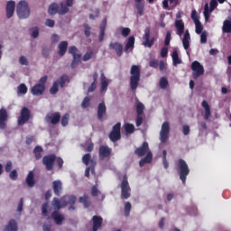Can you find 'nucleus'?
<instances>
[{"label": "nucleus", "mask_w": 231, "mask_h": 231, "mask_svg": "<svg viewBox=\"0 0 231 231\" xmlns=\"http://www.w3.org/2000/svg\"><path fill=\"white\" fill-rule=\"evenodd\" d=\"M52 206H53L54 209L60 210L62 206H61V202H60V199L53 198V199H52Z\"/></svg>", "instance_id": "obj_43"}, {"label": "nucleus", "mask_w": 231, "mask_h": 231, "mask_svg": "<svg viewBox=\"0 0 231 231\" xmlns=\"http://www.w3.org/2000/svg\"><path fill=\"white\" fill-rule=\"evenodd\" d=\"M69 12V9L68 5H66V4H64V2H60V7H59V14L65 15Z\"/></svg>", "instance_id": "obj_40"}, {"label": "nucleus", "mask_w": 231, "mask_h": 231, "mask_svg": "<svg viewBox=\"0 0 231 231\" xmlns=\"http://www.w3.org/2000/svg\"><path fill=\"white\" fill-rule=\"evenodd\" d=\"M9 116L5 108H0V129L5 130L6 128V122L8 121Z\"/></svg>", "instance_id": "obj_18"}, {"label": "nucleus", "mask_w": 231, "mask_h": 231, "mask_svg": "<svg viewBox=\"0 0 231 231\" xmlns=\"http://www.w3.org/2000/svg\"><path fill=\"white\" fill-rule=\"evenodd\" d=\"M100 79H101V88H100V92L103 93L105 91L107 90L108 86H109V80L106 77L105 73L102 72L100 75Z\"/></svg>", "instance_id": "obj_27"}, {"label": "nucleus", "mask_w": 231, "mask_h": 231, "mask_svg": "<svg viewBox=\"0 0 231 231\" xmlns=\"http://www.w3.org/2000/svg\"><path fill=\"white\" fill-rule=\"evenodd\" d=\"M43 152V148L40 145H36L33 149L34 157L37 161L42 158V152Z\"/></svg>", "instance_id": "obj_35"}, {"label": "nucleus", "mask_w": 231, "mask_h": 231, "mask_svg": "<svg viewBox=\"0 0 231 231\" xmlns=\"http://www.w3.org/2000/svg\"><path fill=\"white\" fill-rule=\"evenodd\" d=\"M131 198V187L129 185L127 175L123 176L121 181V199L126 200Z\"/></svg>", "instance_id": "obj_6"}, {"label": "nucleus", "mask_w": 231, "mask_h": 231, "mask_svg": "<svg viewBox=\"0 0 231 231\" xmlns=\"http://www.w3.org/2000/svg\"><path fill=\"white\" fill-rule=\"evenodd\" d=\"M31 119V110L27 106L22 107L20 111V116L17 119V124L19 126L24 125Z\"/></svg>", "instance_id": "obj_10"}, {"label": "nucleus", "mask_w": 231, "mask_h": 231, "mask_svg": "<svg viewBox=\"0 0 231 231\" xmlns=\"http://www.w3.org/2000/svg\"><path fill=\"white\" fill-rule=\"evenodd\" d=\"M103 221L104 219L101 216L94 215L92 217V231H98L102 227Z\"/></svg>", "instance_id": "obj_19"}, {"label": "nucleus", "mask_w": 231, "mask_h": 231, "mask_svg": "<svg viewBox=\"0 0 231 231\" xmlns=\"http://www.w3.org/2000/svg\"><path fill=\"white\" fill-rule=\"evenodd\" d=\"M208 42V32L206 31H203L200 34V43L206 44Z\"/></svg>", "instance_id": "obj_54"}, {"label": "nucleus", "mask_w": 231, "mask_h": 231, "mask_svg": "<svg viewBox=\"0 0 231 231\" xmlns=\"http://www.w3.org/2000/svg\"><path fill=\"white\" fill-rule=\"evenodd\" d=\"M16 13L20 19H27L31 14L28 2H25V0L18 2L16 5Z\"/></svg>", "instance_id": "obj_4"}, {"label": "nucleus", "mask_w": 231, "mask_h": 231, "mask_svg": "<svg viewBox=\"0 0 231 231\" xmlns=\"http://www.w3.org/2000/svg\"><path fill=\"white\" fill-rule=\"evenodd\" d=\"M208 129V125L206 122H200V127L199 128V135L203 134V130Z\"/></svg>", "instance_id": "obj_61"}, {"label": "nucleus", "mask_w": 231, "mask_h": 231, "mask_svg": "<svg viewBox=\"0 0 231 231\" xmlns=\"http://www.w3.org/2000/svg\"><path fill=\"white\" fill-rule=\"evenodd\" d=\"M190 69L192 70V79H198L200 76L205 73L204 66L198 60L191 62Z\"/></svg>", "instance_id": "obj_8"}, {"label": "nucleus", "mask_w": 231, "mask_h": 231, "mask_svg": "<svg viewBox=\"0 0 231 231\" xmlns=\"http://www.w3.org/2000/svg\"><path fill=\"white\" fill-rule=\"evenodd\" d=\"M222 31L223 32H226V33L231 32V20H225L223 22Z\"/></svg>", "instance_id": "obj_39"}, {"label": "nucleus", "mask_w": 231, "mask_h": 231, "mask_svg": "<svg viewBox=\"0 0 231 231\" xmlns=\"http://www.w3.org/2000/svg\"><path fill=\"white\" fill-rule=\"evenodd\" d=\"M177 171L182 184H186L187 177L189 175L190 170L184 159H179L177 161Z\"/></svg>", "instance_id": "obj_3"}, {"label": "nucleus", "mask_w": 231, "mask_h": 231, "mask_svg": "<svg viewBox=\"0 0 231 231\" xmlns=\"http://www.w3.org/2000/svg\"><path fill=\"white\" fill-rule=\"evenodd\" d=\"M135 8L137 10V14L143 16L144 13V4L143 2H135Z\"/></svg>", "instance_id": "obj_36"}, {"label": "nucleus", "mask_w": 231, "mask_h": 231, "mask_svg": "<svg viewBox=\"0 0 231 231\" xmlns=\"http://www.w3.org/2000/svg\"><path fill=\"white\" fill-rule=\"evenodd\" d=\"M121 126L122 124L117 122L116 125H113L112 131L109 133V139L112 143H116L122 138L121 134Z\"/></svg>", "instance_id": "obj_9"}, {"label": "nucleus", "mask_w": 231, "mask_h": 231, "mask_svg": "<svg viewBox=\"0 0 231 231\" xmlns=\"http://www.w3.org/2000/svg\"><path fill=\"white\" fill-rule=\"evenodd\" d=\"M15 2L14 0H9L6 4V18L10 19L14 16V14L15 12Z\"/></svg>", "instance_id": "obj_22"}, {"label": "nucleus", "mask_w": 231, "mask_h": 231, "mask_svg": "<svg viewBox=\"0 0 231 231\" xmlns=\"http://www.w3.org/2000/svg\"><path fill=\"white\" fill-rule=\"evenodd\" d=\"M59 92V84L58 82L54 81L52 86L50 88L51 95H56Z\"/></svg>", "instance_id": "obj_47"}, {"label": "nucleus", "mask_w": 231, "mask_h": 231, "mask_svg": "<svg viewBox=\"0 0 231 231\" xmlns=\"http://www.w3.org/2000/svg\"><path fill=\"white\" fill-rule=\"evenodd\" d=\"M70 115L69 113H65L60 119V125L62 127H66L69 125Z\"/></svg>", "instance_id": "obj_38"}, {"label": "nucleus", "mask_w": 231, "mask_h": 231, "mask_svg": "<svg viewBox=\"0 0 231 231\" xmlns=\"http://www.w3.org/2000/svg\"><path fill=\"white\" fill-rule=\"evenodd\" d=\"M94 57V51H88L82 57L83 61H88Z\"/></svg>", "instance_id": "obj_46"}, {"label": "nucleus", "mask_w": 231, "mask_h": 231, "mask_svg": "<svg viewBox=\"0 0 231 231\" xmlns=\"http://www.w3.org/2000/svg\"><path fill=\"white\" fill-rule=\"evenodd\" d=\"M18 92L20 94L25 95L28 92V88L24 83H21L18 87Z\"/></svg>", "instance_id": "obj_49"}, {"label": "nucleus", "mask_w": 231, "mask_h": 231, "mask_svg": "<svg viewBox=\"0 0 231 231\" xmlns=\"http://www.w3.org/2000/svg\"><path fill=\"white\" fill-rule=\"evenodd\" d=\"M125 132V134H132L134 133L135 127L134 125L131 123H125L124 125Z\"/></svg>", "instance_id": "obj_37"}, {"label": "nucleus", "mask_w": 231, "mask_h": 231, "mask_svg": "<svg viewBox=\"0 0 231 231\" xmlns=\"http://www.w3.org/2000/svg\"><path fill=\"white\" fill-rule=\"evenodd\" d=\"M68 48H69V42L68 41H61L59 44H58V54L60 57L65 56L66 52L68 51Z\"/></svg>", "instance_id": "obj_26"}, {"label": "nucleus", "mask_w": 231, "mask_h": 231, "mask_svg": "<svg viewBox=\"0 0 231 231\" xmlns=\"http://www.w3.org/2000/svg\"><path fill=\"white\" fill-rule=\"evenodd\" d=\"M149 66L153 69H158L159 60L157 59H152L149 61Z\"/></svg>", "instance_id": "obj_57"}, {"label": "nucleus", "mask_w": 231, "mask_h": 231, "mask_svg": "<svg viewBox=\"0 0 231 231\" xmlns=\"http://www.w3.org/2000/svg\"><path fill=\"white\" fill-rule=\"evenodd\" d=\"M48 12L51 15H55L60 12V5L59 4H51L48 8Z\"/></svg>", "instance_id": "obj_34"}, {"label": "nucleus", "mask_w": 231, "mask_h": 231, "mask_svg": "<svg viewBox=\"0 0 231 231\" xmlns=\"http://www.w3.org/2000/svg\"><path fill=\"white\" fill-rule=\"evenodd\" d=\"M159 86L162 89H166L169 86V80L166 77H162L159 80Z\"/></svg>", "instance_id": "obj_41"}, {"label": "nucleus", "mask_w": 231, "mask_h": 231, "mask_svg": "<svg viewBox=\"0 0 231 231\" xmlns=\"http://www.w3.org/2000/svg\"><path fill=\"white\" fill-rule=\"evenodd\" d=\"M170 130V123L167 121L163 122L160 131V140L162 143H166L169 139Z\"/></svg>", "instance_id": "obj_14"}, {"label": "nucleus", "mask_w": 231, "mask_h": 231, "mask_svg": "<svg viewBox=\"0 0 231 231\" xmlns=\"http://www.w3.org/2000/svg\"><path fill=\"white\" fill-rule=\"evenodd\" d=\"M132 209V204L131 202L127 201L125 204V217H129L130 216V212Z\"/></svg>", "instance_id": "obj_50"}, {"label": "nucleus", "mask_w": 231, "mask_h": 231, "mask_svg": "<svg viewBox=\"0 0 231 231\" xmlns=\"http://www.w3.org/2000/svg\"><path fill=\"white\" fill-rule=\"evenodd\" d=\"M68 52H69V54L72 55V57H73V60L70 63V67H71V69H76L79 66V64L80 63L82 54L78 53L79 49L75 45L69 46Z\"/></svg>", "instance_id": "obj_7"}, {"label": "nucleus", "mask_w": 231, "mask_h": 231, "mask_svg": "<svg viewBox=\"0 0 231 231\" xmlns=\"http://www.w3.org/2000/svg\"><path fill=\"white\" fill-rule=\"evenodd\" d=\"M51 217L58 226H61L65 220L64 215L60 214L58 210L51 213Z\"/></svg>", "instance_id": "obj_24"}, {"label": "nucleus", "mask_w": 231, "mask_h": 231, "mask_svg": "<svg viewBox=\"0 0 231 231\" xmlns=\"http://www.w3.org/2000/svg\"><path fill=\"white\" fill-rule=\"evenodd\" d=\"M61 202L64 207L69 205V210H75L74 205L77 202V197L75 195H64L61 198Z\"/></svg>", "instance_id": "obj_15"}, {"label": "nucleus", "mask_w": 231, "mask_h": 231, "mask_svg": "<svg viewBox=\"0 0 231 231\" xmlns=\"http://www.w3.org/2000/svg\"><path fill=\"white\" fill-rule=\"evenodd\" d=\"M91 97H85L81 103V107L83 109H86L90 106Z\"/></svg>", "instance_id": "obj_44"}, {"label": "nucleus", "mask_w": 231, "mask_h": 231, "mask_svg": "<svg viewBox=\"0 0 231 231\" xmlns=\"http://www.w3.org/2000/svg\"><path fill=\"white\" fill-rule=\"evenodd\" d=\"M172 64L174 67H177L179 64L182 63V60L179 56V52L177 49H174L171 53Z\"/></svg>", "instance_id": "obj_30"}, {"label": "nucleus", "mask_w": 231, "mask_h": 231, "mask_svg": "<svg viewBox=\"0 0 231 231\" xmlns=\"http://www.w3.org/2000/svg\"><path fill=\"white\" fill-rule=\"evenodd\" d=\"M107 112L106 105L105 101L100 102L97 105V116L98 121L103 122L104 116H106Z\"/></svg>", "instance_id": "obj_17"}, {"label": "nucleus", "mask_w": 231, "mask_h": 231, "mask_svg": "<svg viewBox=\"0 0 231 231\" xmlns=\"http://www.w3.org/2000/svg\"><path fill=\"white\" fill-rule=\"evenodd\" d=\"M55 82L58 84V86L60 87V88H64L66 83H69V76L66 74L61 75Z\"/></svg>", "instance_id": "obj_29"}, {"label": "nucleus", "mask_w": 231, "mask_h": 231, "mask_svg": "<svg viewBox=\"0 0 231 231\" xmlns=\"http://www.w3.org/2000/svg\"><path fill=\"white\" fill-rule=\"evenodd\" d=\"M48 209H49L48 203H43L42 206V216L48 217V215H49V210Z\"/></svg>", "instance_id": "obj_52"}, {"label": "nucleus", "mask_w": 231, "mask_h": 231, "mask_svg": "<svg viewBox=\"0 0 231 231\" xmlns=\"http://www.w3.org/2000/svg\"><path fill=\"white\" fill-rule=\"evenodd\" d=\"M52 224L51 221H47L43 223V231H51Z\"/></svg>", "instance_id": "obj_64"}, {"label": "nucleus", "mask_w": 231, "mask_h": 231, "mask_svg": "<svg viewBox=\"0 0 231 231\" xmlns=\"http://www.w3.org/2000/svg\"><path fill=\"white\" fill-rule=\"evenodd\" d=\"M98 193H100V190L98 189L97 185L92 186L91 188V196L92 197H97Z\"/></svg>", "instance_id": "obj_58"}, {"label": "nucleus", "mask_w": 231, "mask_h": 231, "mask_svg": "<svg viewBox=\"0 0 231 231\" xmlns=\"http://www.w3.org/2000/svg\"><path fill=\"white\" fill-rule=\"evenodd\" d=\"M174 27L176 29V34L181 37L185 32V23L183 20H175Z\"/></svg>", "instance_id": "obj_21"}, {"label": "nucleus", "mask_w": 231, "mask_h": 231, "mask_svg": "<svg viewBox=\"0 0 231 231\" xmlns=\"http://www.w3.org/2000/svg\"><path fill=\"white\" fill-rule=\"evenodd\" d=\"M109 50H114L116 53L117 57H121L123 55L124 52V48L122 43L118 42H111L109 43Z\"/></svg>", "instance_id": "obj_20"}, {"label": "nucleus", "mask_w": 231, "mask_h": 231, "mask_svg": "<svg viewBox=\"0 0 231 231\" xmlns=\"http://www.w3.org/2000/svg\"><path fill=\"white\" fill-rule=\"evenodd\" d=\"M154 42V36L151 37V27H145L144 33L143 34V45L147 48H152Z\"/></svg>", "instance_id": "obj_11"}, {"label": "nucleus", "mask_w": 231, "mask_h": 231, "mask_svg": "<svg viewBox=\"0 0 231 231\" xmlns=\"http://www.w3.org/2000/svg\"><path fill=\"white\" fill-rule=\"evenodd\" d=\"M48 81V76H42L40 79L39 82L36 83L31 89V93L33 96H42L46 90V83Z\"/></svg>", "instance_id": "obj_5"}, {"label": "nucleus", "mask_w": 231, "mask_h": 231, "mask_svg": "<svg viewBox=\"0 0 231 231\" xmlns=\"http://www.w3.org/2000/svg\"><path fill=\"white\" fill-rule=\"evenodd\" d=\"M9 177L11 180H17L19 177L18 171L16 170L11 171L9 173Z\"/></svg>", "instance_id": "obj_51"}, {"label": "nucleus", "mask_w": 231, "mask_h": 231, "mask_svg": "<svg viewBox=\"0 0 231 231\" xmlns=\"http://www.w3.org/2000/svg\"><path fill=\"white\" fill-rule=\"evenodd\" d=\"M135 38L134 36H129L126 44L125 46V51L127 52L129 50H133L134 48Z\"/></svg>", "instance_id": "obj_32"}, {"label": "nucleus", "mask_w": 231, "mask_h": 231, "mask_svg": "<svg viewBox=\"0 0 231 231\" xmlns=\"http://www.w3.org/2000/svg\"><path fill=\"white\" fill-rule=\"evenodd\" d=\"M5 231H18V224L15 219H11L5 227Z\"/></svg>", "instance_id": "obj_31"}, {"label": "nucleus", "mask_w": 231, "mask_h": 231, "mask_svg": "<svg viewBox=\"0 0 231 231\" xmlns=\"http://www.w3.org/2000/svg\"><path fill=\"white\" fill-rule=\"evenodd\" d=\"M84 33L87 38L90 37L91 35V27L88 24L84 25Z\"/></svg>", "instance_id": "obj_59"}, {"label": "nucleus", "mask_w": 231, "mask_h": 231, "mask_svg": "<svg viewBox=\"0 0 231 231\" xmlns=\"http://www.w3.org/2000/svg\"><path fill=\"white\" fill-rule=\"evenodd\" d=\"M190 41H191V37L189 34V29H187L183 34L182 37V45L185 51L189 50L190 47Z\"/></svg>", "instance_id": "obj_25"}, {"label": "nucleus", "mask_w": 231, "mask_h": 231, "mask_svg": "<svg viewBox=\"0 0 231 231\" xmlns=\"http://www.w3.org/2000/svg\"><path fill=\"white\" fill-rule=\"evenodd\" d=\"M112 149L107 145H100L98 149V156L101 161L111 156Z\"/></svg>", "instance_id": "obj_16"}, {"label": "nucleus", "mask_w": 231, "mask_h": 231, "mask_svg": "<svg viewBox=\"0 0 231 231\" xmlns=\"http://www.w3.org/2000/svg\"><path fill=\"white\" fill-rule=\"evenodd\" d=\"M171 31H167L165 40H164V45L169 46L171 44Z\"/></svg>", "instance_id": "obj_53"}, {"label": "nucleus", "mask_w": 231, "mask_h": 231, "mask_svg": "<svg viewBox=\"0 0 231 231\" xmlns=\"http://www.w3.org/2000/svg\"><path fill=\"white\" fill-rule=\"evenodd\" d=\"M56 159L57 156L54 153L44 155L42 157V164L45 166V170L47 171H51L53 170Z\"/></svg>", "instance_id": "obj_12"}, {"label": "nucleus", "mask_w": 231, "mask_h": 231, "mask_svg": "<svg viewBox=\"0 0 231 231\" xmlns=\"http://www.w3.org/2000/svg\"><path fill=\"white\" fill-rule=\"evenodd\" d=\"M191 19H192V21L194 22V23H199V22H200V21H199V16H198L197 11H192V13H191Z\"/></svg>", "instance_id": "obj_63"}, {"label": "nucleus", "mask_w": 231, "mask_h": 231, "mask_svg": "<svg viewBox=\"0 0 231 231\" xmlns=\"http://www.w3.org/2000/svg\"><path fill=\"white\" fill-rule=\"evenodd\" d=\"M52 189L55 196L60 197L62 193V182L60 180L52 181Z\"/></svg>", "instance_id": "obj_23"}, {"label": "nucleus", "mask_w": 231, "mask_h": 231, "mask_svg": "<svg viewBox=\"0 0 231 231\" xmlns=\"http://www.w3.org/2000/svg\"><path fill=\"white\" fill-rule=\"evenodd\" d=\"M130 88L132 91H135L141 81V67L139 65H132L130 69Z\"/></svg>", "instance_id": "obj_2"}, {"label": "nucleus", "mask_w": 231, "mask_h": 231, "mask_svg": "<svg viewBox=\"0 0 231 231\" xmlns=\"http://www.w3.org/2000/svg\"><path fill=\"white\" fill-rule=\"evenodd\" d=\"M134 154L138 157L144 156L139 161L140 167H143L144 164H150L152 162L153 154L152 151H150L149 143L146 141H144L141 146L134 150Z\"/></svg>", "instance_id": "obj_1"}, {"label": "nucleus", "mask_w": 231, "mask_h": 231, "mask_svg": "<svg viewBox=\"0 0 231 231\" xmlns=\"http://www.w3.org/2000/svg\"><path fill=\"white\" fill-rule=\"evenodd\" d=\"M79 202L82 203L85 208H89L91 206V201L88 194H84L82 197H79Z\"/></svg>", "instance_id": "obj_33"}, {"label": "nucleus", "mask_w": 231, "mask_h": 231, "mask_svg": "<svg viewBox=\"0 0 231 231\" xmlns=\"http://www.w3.org/2000/svg\"><path fill=\"white\" fill-rule=\"evenodd\" d=\"M203 29H204V27H203L201 22H197V23H195V32H196L197 34H201L202 32H203Z\"/></svg>", "instance_id": "obj_48"}, {"label": "nucleus", "mask_w": 231, "mask_h": 231, "mask_svg": "<svg viewBox=\"0 0 231 231\" xmlns=\"http://www.w3.org/2000/svg\"><path fill=\"white\" fill-rule=\"evenodd\" d=\"M91 159H92L91 153H85L82 156V162L84 163V165L88 166Z\"/></svg>", "instance_id": "obj_45"}, {"label": "nucleus", "mask_w": 231, "mask_h": 231, "mask_svg": "<svg viewBox=\"0 0 231 231\" xmlns=\"http://www.w3.org/2000/svg\"><path fill=\"white\" fill-rule=\"evenodd\" d=\"M135 108H136L137 115H142V116L143 115L144 109H145L143 103L137 102Z\"/></svg>", "instance_id": "obj_42"}, {"label": "nucleus", "mask_w": 231, "mask_h": 231, "mask_svg": "<svg viewBox=\"0 0 231 231\" xmlns=\"http://www.w3.org/2000/svg\"><path fill=\"white\" fill-rule=\"evenodd\" d=\"M25 183L29 188H33L35 186V179L33 171H30L26 176Z\"/></svg>", "instance_id": "obj_28"}, {"label": "nucleus", "mask_w": 231, "mask_h": 231, "mask_svg": "<svg viewBox=\"0 0 231 231\" xmlns=\"http://www.w3.org/2000/svg\"><path fill=\"white\" fill-rule=\"evenodd\" d=\"M61 120L60 112H50L45 116V121L52 125H58Z\"/></svg>", "instance_id": "obj_13"}, {"label": "nucleus", "mask_w": 231, "mask_h": 231, "mask_svg": "<svg viewBox=\"0 0 231 231\" xmlns=\"http://www.w3.org/2000/svg\"><path fill=\"white\" fill-rule=\"evenodd\" d=\"M143 123V115H137L135 119V125L137 127L141 126Z\"/></svg>", "instance_id": "obj_55"}, {"label": "nucleus", "mask_w": 231, "mask_h": 231, "mask_svg": "<svg viewBox=\"0 0 231 231\" xmlns=\"http://www.w3.org/2000/svg\"><path fill=\"white\" fill-rule=\"evenodd\" d=\"M169 53V49L167 46L162 47L160 55L162 58H166Z\"/></svg>", "instance_id": "obj_56"}, {"label": "nucleus", "mask_w": 231, "mask_h": 231, "mask_svg": "<svg viewBox=\"0 0 231 231\" xmlns=\"http://www.w3.org/2000/svg\"><path fill=\"white\" fill-rule=\"evenodd\" d=\"M131 33V29H129V27H124L122 29V36L126 38L130 35Z\"/></svg>", "instance_id": "obj_60"}, {"label": "nucleus", "mask_w": 231, "mask_h": 231, "mask_svg": "<svg viewBox=\"0 0 231 231\" xmlns=\"http://www.w3.org/2000/svg\"><path fill=\"white\" fill-rule=\"evenodd\" d=\"M106 25H107V18H104L102 20V23L100 24V32H106Z\"/></svg>", "instance_id": "obj_62"}]
</instances>
